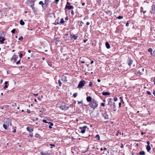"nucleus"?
<instances>
[{
	"label": "nucleus",
	"instance_id": "09e8293b",
	"mask_svg": "<svg viewBox=\"0 0 155 155\" xmlns=\"http://www.w3.org/2000/svg\"><path fill=\"white\" fill-rule=\"evenodd\" d=\"M23 54L21 53H20L19 54V57L21 58L22 57Z\"/></svg>",
	"mask_w": 155,
	"mask_h": 155
},
{
	"label": "nucleus",
	"instance_id": "864d4df0",
	"mask_svg": "<svg viewBox=\"0 0 155 155\" xmlns=\"http://www.w3.org/2000/svg\"><path fill=\"white\" fill-rule=\"evenodd\" d=\"M59 0H55V1H54V2L56 3H57L59 1Z\"/></svg>",
	"mask_w": 155,
	"mask_h": 155
},
{
	"label": "nucleus",
	"instance_id": "ddd939ff",
	"mask_svg": "<svg viewBox=\"0 0 155 155\" xmlns=\"http://www.w3.org/2000/svg\"><path fill=\"white\" fill-rule=\"evenodd\" d=\"M103 116L106 119H109L108 115L106 113L103 114Z\"/></svg>",
	"mask_w": 155,
	"mask_h": 155
},
{
	"label": "nucleus",
	"instance_id": "423d86ee",
	"mask_svg": "<svg viewBox=\"0 0 155 155\" xmlns=\"http://www.w3.org/2000/svg\"><path fill=\"white\" fill-rule=\"evenodd\" d=\"M4 123L8 127L11 125V120L10 119H7Z\"/></svg>",
	"mask_w": 155,
	"mask_h": 155
},
{
	"label": "nucleus",
	"instance_id": "49530a36",
	"mask_svg": "<svg viewBox=\"0 0 155 155\" xmlns=\"http://www.w3.org/2000/svg\"><path fill=\"white\" fill-rule=\"evenodd\" d=\"M120 99H121V102H122V103L124 104V102L123 101V99L122 98V97H120Z\"/></svg>",
	"mask_w": 155,
	"mask_h": 155
},
{
	"label": "nucleus",
	"instance_id": "79ce46f5",
	"mask_svg": "<svg viewBox=\"0 0 155 155\" xmlns=\"http://www.w3.org/2000/svg\"><path fill=\"white\" fill-rule=\"evenodd\" d=\"M123 18V16H119L117 18L119 19H122Z\"/></svg>",
	"mask_w": 155,
	"mask_h": 155
},
{
	"label": "nucleus",
	"instance_id": "a878e982",
	"mask_svg": "<svg viewBox=\"0 0 155 155\" xmlns=\"http://www.w3.org/2000/svg\"><path fill=\"white\" fill-rule=\"evenodd\" d=\"M3 126L5 129L6 130L7 129L8 126L6 125L5 124H3Z\"/></svg>",
	"mask_w": 155,
	"mask_h": 155
},
{
	"label": "nucleus",
	"instance_id": "ea45409f",
	"mask_svg": "<svg viewBox=\"0 0 155 155\" xmlns=\"http://www.w3.org/2000/svg\"><path fill=\"white\" fill-rule=\"evenodd\" d=\"M73 96L74 97H76L77 96V93H74L73 94Z\"/></svg>",
	"mask_w": 155,
	"mask_h": 155
},
{
	"label": "nucleus",
	"instance_id": "e2e57ef3",
	"mask_svg": "<svg viewBox=\"0 0 155 155\" xmlns=\"http://www.w3.org/2000/svg\"><path fill=\"white\" fill-rule=\"evenodd\" d=\"M86 25H90V23L89 22H87L86 23Z\"/></svg>",
	"mask_w": 155,
	"mask_h": 155
},
{
	"label": "nucleus",
	"instance_id": "4be33fe9",
	"mask_svg": "<svg viewBox=\"0 0 155 155\" xmlns=\"http://www.w3.org/2000/svg\"><path fill=\"white\" fill-rule=\"evenodd\" d=\"M67 0V1H68V0ZM67 8H68V1H67V3H66V6H65V9H66L65 11V12L66 14H67Z\"/></svg>",
	"mask_w": 155,
	"mask_h": 155
},
{
	"label": "nucleus",
	"instance_id": "f257e3e1",
	"mask_svg": "<svg viewBox=\"0 0 155 155\" xmlns=\"http://www.w3.org/2000/svg\"><path fill=\"white\" fill-rule=\"evenodd\" d=\"M89 105L91 107L94 109L97 107L98 106L97 101L94 99L93 100Z\"/></svg>",
	"mask_w": 155,
	"mask_h": 155
},
{
	"label": "nucleus",
	"instance_id": "c756f323",
	"mask_svg": "<svg viewBox=\"0 0 155 155\" xmlns=\"http://www.w3.org/2000/svg\"><path fill=\"white\" fill-rule=\"evenodd\" d=\"M96 138H97L98 140H100V136L97 134L96 136Z\"/></svg>",
	"mask_w": 155,
	"mask_h": 155
},
{
	"label": "nucleus",
	"instance_id": "603ef678",
	"mask_svg": "<svg viewBox=\"0 0 155 155\" xmlns=\"http://www.w3.org/2000/svg\"><path fill=\"white\" fill-rule=\"evenodd\" d=\"M101 105L103 106V107H104L105 106V104L104 103H101Z\"/></svg>",
	"mask_w": 155,
	"mask_h": 155
},
{
	"label": "nucleus",
	"instance_id": "f3484780",
	"mask_svg": "<svg viewBox=\"0 0 155 155\" xmlns=\"http://www.w3.org/2000/svg\"><path fill=\"white\" fill-rule=\"evenodd\" d=\"M105 45H106V48H107L109 49L110 48V45L108 42H106L105 43Z\"/></svg>",
	"mask_w": 155,
	"mask_h": 155
},
{
	"label": "nucleus",
	"instance_id": "052dcab7",
	"mask_svg": "<svg viewBox=\"0 0 155 155\" xmlns=\"http://www.w3.org/2000/svg\"><path fill=\"white\" fill-rule=\"evenodd\" d=\"M8 83V81H6L5 82V85H7V84Z\"/></svg>",
	"mask_w": 155,
	"mask_h": 155
},
{
	"label": "nucleus",
	"instance_id": "9b49d317",
	"mask_svg": "<svg viewBox=\"0 0 155 155\" xmlns=\"http://www.w3.org/2000/svg\"><path fill=\"white\" fill-rule=\"evenodd\" d=\"M70 37L71 38H74L75 40H76L78 38V36H76L74 34H71L70 35Z\"/></svg>",
	"mask_w": 155,
	"mask_h": 155
},
{
	"label": "nucleus",
	"instance_id": "20e7f679",
	"mask_svg": "<svg viewBox=\"0 0 155 155\" xmlns=\"http://www.w3.org/2000/svg\"><path fill=\"white\" fill-rule=\"evenodd\" d=\"M35 0H27V4L29 6L34 5Z\"/></svg>",
	"mask_w": 155,
	"mask_h": 155
},
{
	"label": "nucleus",
	"instance_id": "aec40b11",
	"mask_svg": "<svg viewBox=\"0 0 155 155\" xmlns=\"http://www.w3.org/2000/svg\"><path fill=\"white\" fill-rule=\"evenodd\" d=\"M35 137L36 138H40L41 137V136L39 134L36 133L35 135Z\"/></svg>",
	"mask_w": 155,
	"mask_h": 155
},
{
	"label": "nucleus",
	"instance_id": "7c9ffc66",
	"mask_svg": "<svg viewBox=\"0 0 155 155\" xmlns=\"http://www.w3.org/2000/svg\"><path fill=\"white\" fill-rule=\"evenodd\" d=\"M33 133L32 132L31 133H29V136L28 137H33Z\"/></svg>",
	"mask_w": 155,
	"mask_h": 155
},
{
	"label": "nucleus",
	"instance_id": "cd10ccee",
	"mask_svg": "<svg viewBox=\"0 0 155 155\" xmlns=\"http://www.w3.org/2000/svg\"><path fill=\"white\" fill-rule=\"evenodd\" d=\"M145 152L144 151H141L140 152L139 154L141 155H144L145 154Z\"/></svg>",
	"mask_w": 155,
	"mask_h": 155
},
{
	"label": "nucleus",
	"instance_id": "e433bc0d",
	"mask_svg": "<svg viewBox=\"0 0 155 155\" xmlns=\"http://www.w3.org/2000/svg\"><path fill=\"white\" fill-rule=\"evenodd\" d=\"M153 51V50L151 48H150L148 49V51L149 52H152Z\"/></svg>",
	"mask_w": 155,
	"mask_h": 155
},
{
	"label": "nucleus",
	"instance_id": "7ed1b4c3",
	"mask_svg": "<svg viewBox=\"0 0 155 155\" xmlns=\"http://www.w3.org/2000/svg\"><path fill=\"white\" fill-rule=\"evenodd\" d=\"M87 127L86 126H84L82 127H80L79 129H81L80 132L82 134L84 133L86 131V128Z\"/></svg>",
	"mask_w": 155,
	"mask_h": 155
},
{
	"label": "nucleus",
	"instance_id": "c9c22d12",
	"mask_svg": "<svg viewBox=\"0 0 155 155\" xmlns=\"http://www.w3.org/2000/svg\"><path fill=\"white\" fill-rule=\"evenodd\" d=\"M49 145L51 146V148H52V147H55V145L54 144H50Z\"/></svg>",
	"mask_w": 155,
	"mask_h": 155
},
{
	"label": "nucleus",
	"instance_id": "2eb2a0df",
	"mask_svg": "<svg viewBox=\"0 0 155 155\" xmlns=\"http://www.w3.org/2000/svg\"><path fill=\"white\" fill-rule=\"evenodd\" d=\"M87 101L88 102H91L92 100L91 97H87L86 98Z\"/></svg>",
	"mask_w": 155,
	"mask_h": 155
},
{
	"label": "nucleus",
	"instance_id": "338daca9",
	"mask_svg": "<svg viewBox=\"0 0 155 155\" xmlns=\"http://www.w3.org/2000/svg\"><path fill=\"white\" fill-rule=\"evenodd\" d=\"M16 129H14L13 131H12V132H13V133H15V132H16Z\"/></svg>",
	"mask_w": 155,
	"mask_h": 155
},
{
	"label": "nucleus",
	"instance_id": "4c0bfd02",
	"mask_svg": "<svg viewBox=\"0 0 155 155\" xmlns=\"http://www.w3.org/2000/svg\"><path fill=\"white\" fill-rule=\"evenodd\" d=\"M41 154L42 155H49V154L48 153H43L42 152H41Z\"/></svg>",
	"mask_w": 155,
	"mask_h": 155
},
{
	"label": "nucleus",
	"instance_id": "a18cd8bd",
	"mask_svg": "<svg viewBox=\"0 0 155 155\" xmlns=\"http://www.w3.org/2000/svg\"><path fill=\"white\" fill-rule=\"evenodd\" d=\"M42 121L44 123H48V122L47 121V120H42Z\"/></svg>",
	"mask_w": 155,
	"mask_h": 155
},
{
	"label": "nucleus",
	"instance_id": "3c124183",
	"mask_svg": "<svg viewBox=\"0 0 155 155\" xmlns=\"http://www.w3.org/2000/svg\"><path fill=\"white\" fill-rule=\"evenodd\" d=\"M8 87V86L7 85H5L4 87V88L5 89H6Z\"/></svg>",
	"mask_w": 155,
	"mask_h": 155
},
{
	"label": "nucleus",
	"instance_id": "39448f33",
	"mask_svg": "<svg viewBox=\"0 0 155 155\" xmlns=\"http://www.w3.org/2000/svg\"><path fill=\"white\" fill-rule=\"evenodd\" d=\"M18 58L17 55H14L11 58V61L13 63L15 62L17 60L16 59Z\"/></svg>",
	"mask_w": 155,
	"mask_h": 155
},
{
	"label": "nucleus",
	"instance_id": "c85d7f7f",
	"mask_svg": "<svg viewBox=\"0 0 155 155\" xmlns=\"http://www.w3.org/2000/svg\"><path fill=\"white\" fill-rule=\"evenodd\" d=\"M47 62H48V64L49 66H50V67L52 66V64L51 63V62L48 61V62L47 61Z\"/></svg>",
	"mask_w": 155,
	"mask_h": 155
},
{
	"label": "nucleus",
	"instance_id": "473e14b6",
	"mask_svg": "<svg viewBox=\"0 0 155 155\" xmlns=\"http://www.w3.org/2000/svg\"><path fill=\"white\" fill-rule=\"evenodd\" d=\"M137 70V73L138 75H140L142 74L141 73H141V71H138V70Z\"/></svg>",
	"mask_w": 155,
	"mask_h": 155
},
{
	"label": "nucleus",
	"instance_id": "f704fd0d",
	"mask_svg": "<svg viewBox=\"0 0 155 155\" xmlns=\"http://www.w3.org/2000/svg\"><path fill=\"white\" fill-rule=\"evenodd\" d=\"M58 83L59 84V86H61V85L62 83L60 80H59L58 81Z\"/></svg>",
	"mask_w": 155,
	"mask_h": 155
},
{
	"label": "nucleus",
	"instance_id": "6e6552de",
	"mask_svg": "<svg viewBox=\"0 0 155 155\" xmlns=\"http://www.w3.org/2000/svg\"><path fill=\"white\" fill-rule=\"evenodd\" d=\"M61 79L63 81H66L68 80V77L65 75H63L62 76Z\"/></svg>",
	"mask_w": 155,
	"mask_h": 155
},
{
	"label": "nucleus",
	"instance_id": "a211bd4d",
	"mask_svg": "<svg viewBox=\"0 0 155 155\" xmlns=\"http://www.w3.org/2000/svg\"><path fill=\"white\" fill-rule=\"evenodd\" d=\"M102 94L103 95H107L110 94V93L107 92H103L102 93Z\"/></svg>",
	"mask_w": 155,
	"mask_h": 155
},
{
	"label": "nucleus",
	"instance_id": "2f4dec72",
	"mask_svg": "<svg viewBox=\"0 0 155 155\" xmlns=\"http://www.w3.org/2000/svg\"><path fill=\"white\" fill-rule=\"evenodd\" d=\"M93 83L91 81H90L89 83V87H91L93 85Z\"/></svg>",
	"mask_w": 155,
	"mask_h": 155
},
{
	"label": "nucleus",
	"instance_id": "f8f14e48",
	"mask_svg": "<svg viewBox=\"0 0 155 155\" xmlns=\"http://www.w3.org/2000/svg\"><path fill=\"white\" fill-rule=\"evenodd\" d=\"M50 2H51L49 0H45V4L47 7L50 3Z\"/></svg>",
	"mask_w": 155,
	"mask_h": 155
},
{
	"label": "nucleus",
	"instance_id": "1a4fd4ad",
	"mask_svg": "<svg viewBox=\"0 0 155 155\" xmlns=\"http://www.w3.org/2000/svg\"><path fill=\"white\" fill-rule=\"evenodd\" d=\"M3 36H4V33L3 34V35H2V36L0 37V42H1L2 44L4 43V41L5 40V38L3 37Z\"/></svg>",
	"mask_w": 155,
	"mask_h": 155
},
{
	"label": "nucleus",
	"instance_id": "0e129e2a",
	"mask_svg": "<svg viewBox=\"0 0 155 155\" xmlns=\"http://www.w3.org/2000/svg\"><path fill=\"white\" fill-rule=\"evenodd\" d=\"M82 103V101H78V104H81Z\"/></svg>",
	"mask_w": 155,
	"mask_h": 155
},
{
	"label": "nucleus",
	"instance_id": "37998d69",
	"mask_svg": "<svg viewBox=\"0 0 155 155\" xmlns=\"http://www.w3.org/2000/svg\"><path fill=\"white\" fill-rule=\"evenodd\" d=\"M20 61H21V60L20 59L18 61H17L16 63V64H17V65L19 64L20 63Z\"/></svg>",
	"mask_w": 155,
	"mask_h": 155
},
{
	"label": "nucleus",
	"instance_id": "680f3d73",
	"mask_svg": "<svg viewBox=\"0 0 155 155\" xmlns=\"http://www.w3.org/2000/svg\"><path fill=\"white\" fill-rule=\"evenodd\" d=\"M113 107L114 108H115V103L114 102L113 103Z\"/></svg>",
	"mask_w": 155,
	"mask_h": 155
},
{
	"label": "nucleus",
	"instance_id": "a19ab883",
	"mask_svg": "<svg viewBox=\"0 0 155 155\" xmlns=\"http://www.w3.org/2000/svg\"><path fill=\"white\" fill-rule=\"evenodd\" d=\"M58 20H56L55 21V25H57V24H60V23H59L58 22Z\"/></svg>",
	"mask_w": 155,
	"mask_h": 155
},
{
	"label": "nucleus",
	"instance_id": "58836bf2",
	"mask_svg": "<svg viewBox=\"0 0 155 155\" xmlns=\"http://www.w3.org/2000/svg\"><path fill=\"white\" fill-rule=\"evenodd\" d=\"M39 5H41L42 6L44 4L43 2L42 1H40L39 3Z\"/></svg>",
	"mask_w": 155,
	"mask_h": 155
},
{
	"label": "nucleus",
	"instance_id": "4d7b16f0",
	"mask_svg": "<svg viewBox=\"0 0 155 155\" xmlns=\"http://www.w3.org/2000/svg\"><path fill=\"white\" fill-rule=\"evenodd\" d=\"M121 102H120L119 104V107L120 108L121 107Z\"/></svg>",
	"mask_w": 155,
	"mask_h": 155
},
{
	"label": "nucleus",
	"instance_id": "69168bd1",
	"mask_svg": "<svg viewBox=\"0 0 155 155\" xmlns=\"http://www.w3.org/2000/svg\"><path fill=\"white\" fill-rule=\"evenodd\" d=\"M87 39H84V43H86V41H87Z\"/></svg>",
	"mask_w": 155,
	"mask_h": 155
},
{
	"label": "nucleus",
	"instance_id": "bf43d9fd",
	"mask_svg": "<svg viewBox=\"0 0 155 155\" xmlns=\"http://www.w3.org/2000/svg\"><path fill=\"white\" fill-rule=\"evenodd\" d=\"M147 145H150V142L149 141H147Z\"/></svg>",
	"mask_w": 155,
	"mask_h": 155
},
{
	"label": "nucleus",
	"instance_id": "6e6d98bb",
	"mask_svg": "<svg viewBox=\"0 0 155 155\" xmlns=\"http://www.w3.org/2000/svg\"><path fill=\"white\" fill-rule=\"evenodd\" d=\"M110 101L108 102V104H110V103L111 102V101L112 100V99L111 98L109 99Z\"/></svg>",
	"mask_w": 155,
	"mask_h": 155
},
{
	"label": "nucleus",
	"instance_id": "5fc2aeb1",
	"mask_svg": "<svg viewBox=\"0 0 155 155\" xmlns=\"http://www.w3.org/2000/svg\"><path fill=\"white\" fill-rule=\"evenodd\" d=\"M27 112L28 113H30V110H28V109H27Z\"/></svg>",
	"mask_w": 155,
	"mask_h": 155
},
{
	"label": "nucleus",
	"instance_id": "13d9d810",
	"mask_svg": "<svg viewBox=\"0 0 155 155\" xmlns=\"http://www.w3.org/2000/svg\"><path fill=\"white\" fill-rule=\"evenodd\" d=\"M71 13L72 15H73L74 14V12L73 11V10L71 11Z\"/></svg>",
	"mask_w": 155,
	"mask_h": 155
},
{
	"label": "nucleus",
	"instance_id": "4468645a",
	"mask_svg": "<svg viewBox=\"0 0 155 155\" xmlns=\"http://www.w3.org/2000/svg\"><path fill=\"white\" fill-rule=\"evenodd\" d=\"M133 61L131 59H130L128 62V64L129 66H130L132 65Z\"/></svg>",
	"mask_w": 155,
	"mask_h": 155
},
{
	"label": "nucleus",
	"instance_id": "774afa93",
	"mask_svg": "<svg viewBox=\"0 0 155 155\" xmlns=\"http://www.w3.org/2000/svg\"><path fill=\"white\" fill-rule=\"evenodd\" d=\"M129 25V24L128 23H127L126 24V25L127 26H128Z\"/></svg>",
	"mask_w": 155,
	"mask_h": 155
},
{
	"label": "nucleus",
	"instance_id": "6ab92c4d",
	"mask_svg": "<svg viewBox=\"0 0 155 155\" xmlns=\"http://www.w3.org/2000/svg\"><path fill=\"white\" fill-rule=\"evenodd\" d=\"M146 149L147 150V151L148 152H149L151 150V147H150V145H147V147H146Z\"/></svg>",
	"mask_w": 155,
	"mask_h": 155
},
{
	"label": "nucleus",
	"instance_id": "b1692460",
	"mask_svg": "<svg viewBox=\"0 0 155 155\" xmlns=\"http://www.w3.org/2000/svg\"><path fill=\"white\" fill-rule=\"evenodd\" d=\"M20 23L21 25H24L25 24V22L23 21L22 20H21L20 21Z\"/></svg>",
	"mask_w": 155,
	"mask_h": 155
},
{
	"label": "nucleus",
	"instance_id": "bb28decb",
	"mask_svg": "<svg viewBox=\"0 0 155 155\" xmlns=\"http://www.w3.org/2000/svg\"><path fill=\"white\" fill-rule=\"evenodd\" d=\"M65 22V21H64V19L63 18H62L61 19V21L60 22V24H62L63 23H64V22Z\"/></svg>",
	"mask_w": 155,
	"mask_h": 155
},
{
	"label": "nucleus",
	"instance_id": "de8ad7c7",
	"mask_svg": "<svg viewBox=\"0 0 155 155\" xmlns=\"http://www.w3.org/2000/svg\"><path fill=\"white\" fill-rule=\"evenodd\" d=\"M23 39V37L22 36H21L18 39L19 40H21Z\"/></svg>",
	"mask_w": 155,
	"mask_h": 155
},
{
	"label": "nucleus",
	"instance_id": "5701e85b",
	"mask_svg": "<svg viewBox=\"0 0 155 155\" xmlns=\"http://www.w3.org/2000/svg\"><path fill=\"white\" fill-rule=\"evenodd\" d=\"M34 5H31L30 6L32 8V10H33L34 12H35V8L34 7Z\"/></svg>",
	"mask_w": 155,
	"mask_h": 155
},
{
	"label": "nucleus",
	"instance_id": "9d476101",
	"mask_svg": "<svg viewBox=\"0 0 155 155\" xmlns=\"http://www.w3.org/2000/svg\"><path fill=\"white\" fill-rule=\"evenodd\" d=\"M150 12L152 14L155 13V6L153 5L152 6L151 10L150 11Z\"/></svg>",
	"mask_w": 155,
	"mask_h": 155
},
{
	"label": "nucleus",
	"instance_id": "c03bdc74",
	"mask_svg": "<svg viewBox=\"0 0 155 155\" xmlns=\"http://www.w3.org/2000/svg\"><path fill=\"white\" fill-rule=\"evenodd\" d=\"M117 98L116 97H115L114 98V100L115 101H116L117 100Z\"/></svg>",
	"mask_w": 155,
	"mask_h": 155
},
{
	"label": "nucleus",
	"instance_id": "dca6fc26",
	"mask_svg": "<svg viewBox=\"0 0 155 155\" xmlns=\"http://www.w3.org/2000/svg\"><path fill=\"white\" fill-rule=\"evenodd\" d=\"M137 70H138V71H141V73H142L144 71V69L140 67L138 68Z\"/></svg>",
	"mask_w": 155,
	"mask_h": 155
},
{
	"label": "nucleus",
	"instance_id": "8fccbe9b",
	"mask_svg": "<svg viewBox=\"0 0 155 155\" xmlns=\"http://www.w3.org/2000/svg\"><path fill=\"white\" fill-rule=\"evenodd\" d=\"M147 94L149 95H150L151 94V93L150 91H147Z\"/></svg>",
	"mask_w": 155,
	"mask_h": 155
},
{
	"label": "nucleus",
	"instance_id": "72a5a7b5",
	"mask_svg": "<svg viewBox=\"0 0 155 155\" xmlns=\"http://www.w3.org/2000/svg\"><path fill=\"white\" fill-rule=\"evenodd\" d=\"M15 29H13L11 31V32L13 34H15Z\"/></svg>",
	"mask_w": 155,
	"mask_h": 155
},
{
	"label": "nucleus",
	"instance_id": "f03ea898",
	"mask_svg": "<svg viewBox=\"0 0 155 155\" xmlns=\"http://www.w3.org/2000/svg\"><path fill=\"white\" fill-rule=\"evenodd\" d=\"M85 82L84 80L81 81H80L78 86V87L81 88L84 86Z\"/></svg>",
	"mask_w": 155,
	"mask_h": 155
},
{
	"label": "nucleus",
	"instance_id": "412c9836",
	"mask_svg": "<svg viewBox=\"0 0 155 155\" xmlns=\"http://www.w3.org/2000/svg\"><path fill=\"white\" fill-rule=\"evenodd\" d=\"M70 5V4L68 2V10H70L73 8V6Z\"/></svg>",
	"mask_w": 155,
	"mask_h": 155
},
{
	"label": "nucleus",
	"instance_id": "0eeeda50",
	"mask_svg": "<svg viewBox=\"0 0 155 155\" xmlns=\"http://www.w3.org/2000/svg\"><path fill=\"white\" fill-rule=\"evenodd\" d=\"M26 130L29 132V133H31L33 131V127H28L26 128Z\"/></svg>",
	"mask_w": 155,
	"mask_h": 155
},
{
	"label": "nucleus",
	"instance_id": "393cba45",
	"mask_svg": "<svg viewBox=\"0 0 155 155\" xmlns=\"http://www.w3.org/2000/svg\"><path fill=\"white\" fill-rule=\"evenodd\" d=\"M48 124H50V125H49V128L51 129L52 128V127H51L52 126H53L54 124L53 123L49 122Z\"/></svg>",
	"mask_w": 155,
	"mask_h": 155
}]
</instances>
